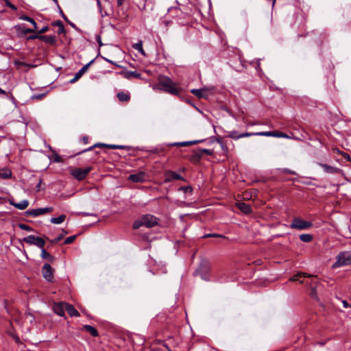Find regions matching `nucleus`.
<instances>
[{
  "label": "nucleus",
  "instance_id": "c9c22d12",
  "mask_svg": "<svg viewBox=\"0 0 351 351\" xmlns=\"http://www.w3.org/2000/svg\"><path fill=\"white\" fill-rule=\"evenodd\" d=\"M117 98L120 101H128L130 99L129 93H125L124 92H119L117 95Z\"/></svg>",
  "mask_w": 351,
  "mask_h": 351
},
{
  "label": "nucleus",
  "instance_id": "c756f323",
  "mask_svg": "<svg viewBox=\"0 0 351 351\" xmlns=\"http://www.w3.org/2000/svg\"><path fill=\"white\" fill-rule=\"evenodd\" d=\"M14 29L16 30L18 37L23 38L26 36L27 34L25 32V26H21V25H16L14 26Z\"/></svg>",
  "mask_w": 351,
  "mask_h": 351
},
{
  "label": "nucleus",
  "instance_id": "7ed1b4c3",
  "mask_svg": "<svg viewBox=\"0 0 351 351\" xmlns=\"http://www.w3.org/2000/svg\"><path fill=\"white\" fill-rule=\"evenodd\" d=\"M336 262L332 265L333 268L351 265V251L339 252L336 256Z\"/></svg>",
  "mask_w": 351,
  "mask_h": 351
},
{
  "label": "nucleus",
  "instance_id": "ddd939ff",
  "mask_svg": "<svg viewBox=\"0 0 351 351\" xmlns=\"http://www.w3.org/2000/svg\"><path fill=\"white\" fill-rule=\"evenodd\" d=\"M95 58L90 60L88 63L84 65L75 75L74 77L70 80V83H74L78 80L88 69L90 66L95 62Z\"/></svg>",
  "mask_w": 351,
  "mask_h": 351
},
{
  "label": "nucleus",
  "instance_id": "423d86ee",
  "mask_svg": "<svg viewBox=\"0 0 351 351\" xmlns=\"http://www.w3.org/2000/svg\"><path fill=\"white\" fill-rule=\"evenodd\" d=\"M41 272L43 278L48 282H53V274L55 272V269L50 265L49 263H45L41 269Z\"/></svg>",
  "mask_w": 351,
  "mask_h": 351
},
{
  "label": "nucleus",
  "instance_id": "20e7f679",
  "mask_svg": "<svg viewBox=\"0 0 351 351\" xmlns=\"http://www.w3.org/2000/svg\"><path fill=\"white\" fill-rule=\"evenodd\" d=\"M313 223L310 221H305L300 217H294L290 225V228L295 230H306L311 228Z\"/></svg>",
  "mask_w": 351,
  "mask_h": 351
},
{
  "label": "nucleus",
  "instance_id": "cd10ccee",
  "mask_svg": "<svg viewBox=\"0 0 351 351\" xmlns=\"http://www.w3.org/2000/svg\"><path fill=\"white\" fill-rule=\"evenodd\" d=\"M40 256L43 259L47 260L49 263H53L56 261V257L48 252L45 249L41 250Z\"/></svg>",
  "mask_w": 351,
  "mask_h": 351
},
{
  "label": "nucleus",
  "instance_id": "9d476101",
  "mask_svg": "<svg viewBox=\"0 0 351 351\" xmlns=\"http://www.w3.org/2000/svg\"><path fill=\"white\" fill-rule=\"evenodd\" d=\"M53 210V207H45V208H38L35 209H29L26 210L24 213L26 216H33L37 217L40 215H44L46 213H51Z\"/></svg>",
  "mask_w": 351,
  "mask_h": 351
},
{
  "label": "nucleus",
  "instance_id": "0eeeda50",
  "mask_svg": "<svg viewBox=\"0 0 351 351\" xmlns=\"http://www.w3.org/2000/svg\"><path fill=\"white\" fill-rule=\"evenodd\" d=\"M143 226L153 228L158 224L159 219L151 214H145L141 216Z\"/></svg>",
  "mask_w": 351,
  "mask_h": 351
},
{
  "label": "nucleus",
  "instance_id": "2eb2a0df",
  "mask_svg": "<svg viewBox=\"0 0 351 351\" xmlns=\"http://www.w3.org/2000/svg\"><path fill=\"white\" fill-rule=\"evenodd\" d=\"M66 302H53L52 309L53 312L60 317H65L64 305Z\"/></svg>",
  "mask_w": 351,
  "mask_h": 351
},
{
  "label": "nucleus",
  "instance_id": "603ef678",
  "mask_svg": "<svg viewBox=\"0 0 351 351\" xmlns=\"http://www.w3.org/2000/svg\"><path fill=\"white\" fill-rule=\"evenodd\" d=\"M203 270H204V271L207 273V267L206 265H200L199 267L197 269L196 272L200 274L202 278L206 279V278L204 276V274L202 273Z\"/></svg>",
  "mask_w": 351,
  "mask_h": 351
},
{
  "label": "nucleus",
  "instance_id": "7c9ffc66",
  "mask_svg": "<svg viewBox=\"0 0 351 351\" xmlns=\"http://www.w3.org/2000/svg\"><path fill=\"white\" fill-rule=\"evenodd\" d=\"M12 176V171L8 168H4L0 169V178L2 179H9L11 178Z\"/></svg>",
  "mask_w": 351,
  "mask_h": 351
},
{
  "label": "nucleus",
  "instance_id": "f257e3e1",
  "mask_svg": "<svg viewBox=\"0 0 351 351\" xmlns=\"http://www.w3.org/2000/svg\"><path fill=\"white\" fill-rule=\"evenodd\" d=\"M158 90L177 96L180 100H184V89L180 87L171 78L166 75H160L156 84Z\"/></svg>",
  "mask_w": 351,
  "mask_h": 351
},
{
  "label": "nucleus",
  "instance_id": "49530a36",
  "mask_svg": "<svg viewBox=\"0 0 351 351\" xmlns=\"http://www.w3.org/2000/svg\"><path fill=\"white\" fill-rule=\"evenodd\" d=\"M17 226L20 229H21L23 230H25L27 232L34 231V228H32L31 226H29L27 224H25V223H19Z\"/></svg>",
  "mask_w": 351,
  "mask_h": 351
},
{
  "label": "nucleus",
  "instance_id": "864d4df0",
  "mask_svg": "<svg viewBox=\"0 0 351 351\" xmlns=\"http://www.w3.org/2000/svg\"><path fill=\"white\" fill-rule=\"evenodd\" d=\"M260 136V134H258V132H243L239 134L240 138L249 137V136Z\"/></svg>",
  "mask_w": 351,
  "mask_h": 351
},
{
  "label": "nucleus",
  "instance_id": "680f3d73",
  "mask_svg": "<svg viewBox=\"0 0 351 351\" xmlns=\"http://www.w3.org/2000/svg\"><path fill=\"white\" fill-rule=\"evenodd\" d=\"M48 31H49V26L45 25V26L43 27L40 30H38V32L40 35H43V34H45Z\"/></svg>",
  "mask_w": 351,
  "mask_h": 351
},
{
  "label": "nucleus",
  "instance_id": "f03ea898",
  "mask_svg": "<svg viewBox=\"0 0 351 351\" xmlns=\"http://www.w3.org/2000/svg\"><path fill=\"white\" fill-rule=\"evenodd\" d=\"M311 36L313 47L317 50L319 56L322 55V47L328 42V34L325 32H313Z\"/></svg>",
  "mask_w": 351,
  "mask_h": 351
},
{
  "label": "nucleus",
  "instance_id": "79ce46f5",
  "mask_svg": "<svg viewBox=\"0 0 351 351\" xmlns=\"http://www.w3.org/2000/svg\"><path fill=\"white\" fill-rule=\"evenodd\" d=\"M81 234V232L77 234H75V235H73V236H71V237H67L64 241V243L63 244L64 245H68V244H71L72 243L74 242V241L76 239V238Z\"/></svg>",
  "mask_w": 351,
  "mask_h": 351
},
{
  "label": "nucleus",
  "instance_id": "39448f33",
  "mask_svg": "<svg viewBox=\"0 0 351 351\" xmlns=\"http://www.w3.org/2000/svg\"><path fill=\"white\" fill-rule=\"evenodd\" d=\"M93 169L92 167H87L84 169L83 168H75L71 169V174L78 181H82L84 180L89 172Z\"/></svg>",
  "mask_w": 351,
  "mask_h": 351
},
{
  "label": "nucleus",
  "instance_id": "3c124183",
  "mask_svg": "<svg viewBox=\"0 0 351 351\" xmlns=\"http://www.w3.org/2000/svg\"><path fill=\"white\" fill-rule=\"evenodd\" d=\"M40 35L38 34V31L36 30V32H34L33 34L29 35L27 38V40H40Z\"/></svg>",
  "mask_w": 351,
  "mask_h": 351
},
{
  "label": "nucleus",
  "instance_id": "a18cd8bd",
  "mask_svg": "<svg viewBox=\"0 0 351 351\" xmlns=\"http://www.w3.org/2000/svg\"><path fill=\"white\" fill-rule=\"evenodd\" d=\"M241 133H239V132L236 130L231 131L228 133V134L226 136L228 138H230L234 140H237L240 138L239 134Z\"/></svg>",
  "mask_w": 351,
  "mask_h": 351
},
{
  "label": "nucleus",
  "instance_id": "aec40b11",
  "mask_svg": "<svg viewBox=\"0 0 351 351\" xmlns=\"http://www.w3.org/2000/svg\"><path fill=\"white\" fill-rule=\"evenodd\" d=\"M120 75L123 76L126 79H131L132 77L141 79V73H138L137 71H121L119 73Z\"/></svg>",
  "mask_w": 351,
  "mask_h": 351
},
{
  "label": "nucleus",
  "instance_id": "e2e57ef3",
  "mask_svg": "<svg viewBox=\"0 0 351 351\" xmlns=\"http://www.w3.org/2000/svg\"><path fill=\"white\" fill-rule=\"evenodd\" d=\"M221 147L223 150V152H224L225 155L226 156L227 154L228 153V147L227 146V144L226 142H223V144H221Z\"/></svg>",
  "mask_w": 351,
  "mask_h": 351
},
{
  "label": "nucleus",
  "instance_id": "4c0bfd02",
  "mask_svg": "<svg viewBox=\"0 0 351 351\" xmlns=\"http://www.w3.org/2000/svg\"><path fill=\"white\" fill-rule=\"evenodd\" d=\"M300 239L305 243H309L313 241V237L311 234H302L300 235Z\"/></svg>",
  "mask_w": 351,
  "mask_h": 351
},
{
  "label": "nucleus",
  "instance_id": "9b49d317",
  "mask_svg": "<svg viewBox=\"0 0 351 351\" xmlns=\"http://www.w3.org/2000/svg\"><path fill=\"white\" fill-rule=\"evenodd\" d=\"M306 285H309V289L311 290L308 295L311 298L316 301H319V298L318 297L317 289L318 286L320 285L318 280H311L310 282H306Z\"/></svg>",
  "mask_w": 351,
  "mask_h": 351
},
{
  "label": "nucleus",
  "instance_id": "13d9d810",
  "mask_svg": "<svg viewBox=\"0 0 351 351\" xmlns=\"http://www.w3.org/2000/svg\"><path fill=\"white\" fill-rule=\"evenodd\" d=\"M279 171L282 173L290 174V175H296L297 174L294 171H292L287 168L280 169H279Z\"/></svg>",
  "mask_w": 351,
  "mask_h": 351
},
{
  "label": "nucleus",
  "instance_id": "1a4fd4ad",
  "mask_svg": "<svg viewBox=\"0 0 351 351\" xmlns=\"http://www.w3.org/2000/svg\"><path fill=\"white\" fill-rule=\"evenodd\" d=\"M164 178L165 183L171 182L173 180H182L184 182H186V180L183 176L172 170L165 171L164 172Z\"/></svg>",
  "mask_w": 351,
  "mask_h": 351
},
{
  "label": "nucleus",
  "instance_id": "6e6552de",
  "mask_svg": "<svg viewBox=\"0 0 351 351\" xmlns=\"http://www.w3.org/2000/svg\"><path fill=\"white\" fill-rule=\"evenodd\" d=\"M178 6H172L168 9V14L172 18L182 19H184L186 14L180 8V4L176 1Z\"/></svg>",
  "mask_w": 351,
  "mask_h": 351
},
{
  "label": "nucleus",
  "instance_id": "4be33fe9",
  "mask_svg": "<svg viewBox=\"0 0 351 351\" xmlns=\"http://www.w3.org/2000/svg\"><path fill=\"white\" fill-rule=\"evenodd\" d=\"M187 158L193 165H197L200 162L202 155L201 153H199L197 149L196 151H193V154L190 156H188Z\"/></svg>",
  "mask_w": 351,
  "mask_h": 351
},
{
  "label": "nucleus",
  "instance_id": "5fc2aeb1",
  "mask_svg": "<svg viewBox=\"0 0 351 351\" xmlns=\"http://www.w3.org/2000/svg\"><path fill=\"white\" fill-rule=\"evenodd\" d=\"M3 1L5 3V6H7L8 8H10L11 10H12L14 11L17 10V7L15 5H14L13 3H12L10 0H3Z\"/></svg>",
  "mask_w": 351,
  "mask_h": 351
},
{
  "label": "nucleus",
  "instance_id": "4468645a",
  "mask_svg": "<svg viewBox=\"0 0 351 351\" xmlns=\"http://www.w3.org/2000/svg\"><path fill=\"white\" fill-rule=\"evenodd\" d=\"M206 139H200V140H195V141H182V142H176L170 144V146L172 147H187L193 145H197L201 143L206 142Z\"/></svg>",
  "mask_w": 351,
  "mask_h": 351
},
{
  "label": "nucleus",
  "instance_id": "c85d7f7f",
  "mask_svg": "<svg viewBox=\"0 0 351 351\" xmlns=\"http://www.w3.org/2000/svg\"><path fill=\"white\" fill-rule=\"evenodd\" d=\"M302 277L311 278L313 277V276L304 272H298L297 274L294 275L292 278H291L289 279V281H299L300 283H303V281L300 280V278Z\"/></svg>",
  "mask_w": 351,
  "mask_h": 351
},
{
  "label": "nucleus",
  "instance_id": "f704fd0d",
  "mask_svg": "<svg viewBox=\"0 0 351 351\" xmlns=\"http://www.w3.org/2000/svg\"><path fill=\"white\" fill-rule=\"evenodd\" d=\"M108 149H125L130 150L131 147L127 145H114V144H108Z\"/></svg>",
  "mask_w": 351,
  "mask_h": 351
},
{
  "label": "nucleus",
  "instance_id": "a19ab883",
  "mask_svg": "<svg viewBox=\"0 0 351 351\" xmlns=\"http://www.w3.org/2000/svg\"><path fill=\"white\" fill-rule=\"evenodd\" d=\"M178 191H183L186 194V193L192 194V193L193 191V189L191 185L182 186H180V188H178Z\"/></svg>",
  "mask_w": 351,
  "mask_h": 351
},
{
  "label": "nucleus",
  "instance_id": "69168bd1",
  "mask_svg": "<svg viewBox=\"0 0 351 351\" xmlns=\"http://www.w3.org/2000/svg\"><path fill=\"white\" fill-rule=\"evenodd\" d=\"M66 23L71 26L74 29H75L76 31L79 32H81V29L77 27L73 23H72L71 21H70L69 20H68V21H66Z\"/></svg>",
  "mask_w": 351,
  "mask_h": 351
},
{
  "label": "nucleus",
  "instance_id": "bf43d9fd",
  "mask_svg": "<svg viewBox=\"0 0 351 351\" xmlns=\"http://www.w3.org/2000/svg\"><path fill=\"white\" fill-rule=\"evenodd\" d=\"M58 6V12L60 14V15L62 16V18L66 22L68 21L69 19L67 18V16L64 14V13L63 12L62 8H60V6L59 5V4L58 3L57 5Z\"/></svg>",
  "mask_w": 351,
  "mask_h": 351
},
{
  "label": "nucleus",
  "instance_id": "09e8293b",
  "mask_svg": "<svg viewBox=\"0 0 351 351\" xmlns=\"http://www.w3.org/2000/svg\"><path fill=\"white\" fill-rule=\"evenodd\" d=\"M197 150L199 153H201L202 156L203 154H205L208 156H213L214 154V151L213 149L199 148Z\"/></svg>",
  "mask_w": 351,
  "mask_h": 351
},
{
  "label": "nucleus",
  "instance_id": "de8ad7c7",
  "mask_svg": "<svg viewBox=\"0 0 351 351\" xmlns=\"http://www.w3.org/2000/svg\"><path fill=\"white\" fill-rule=\"evenodd\" d=\"M141 226H143V221H142V218L141 217L139 219H137V220H135L134 222H133V224H132V228L134 230H137Z\"/></svg>",
  "mask_w": 351,
  "mask_h": 351
},
{
  "label": "nucleus",
  "instance_id": "338daca9",
  "mask_svg": "<svg viewBox=\"0 0 351 351\" xmlns=\"http://www.w3.org/2000/svg\"><path fill=\"white\" fill-rule=\"evenodd\" d=\"M96 40L98 43V45L99 47H101L103 45V43L101 42V36L99 34L96 35Z\"/></svg>",
  "mask_w": 351,
  "mask_h": 351
},
{
  "label": "nucleus",
  "instance_id": "a878e982",
  "mask_svg": "<svg viewBox=\"0 0 351 351\" xmlns=\"http://www.w3.org/2000/svg\"><path fill=\"white\" fill-rule=\"evenodd\" d=\"M108 144H106V143H97L95 145H93L86 149H84L80 152H77L76 154H75V155L76 156V155L81 154L86 152L91 151V150L94 149L95 148H107L108 149Z\"/></svg>",
  "mask_w": 351,
  "mask_h": 351
},
{
  "label": "nucleus",
  "instance_id": "393cba45",
  "mask_svg": "<svg viewBox=\"0 0 351 351\" xmlns=\"http://www.w3.org/2000/svg\"><path fill=\"white\" fill-rule=\"evenodd\" d=\"M68 233H69L68 231L65 230L64 229H62V233L60 234L56 238H55L53 239H50L45 234H44V237L46 239L47 241H48L51 243V245H55L58 242L61 241L64 238V235L67 234Z\"/></svg>",
  "mask_w": 351,
  "mask_h": 351
},
{
  "label": "nucleus",
  "instance_id": "e433bc0d",
  "mask_svg": "<svg viewBox=\"0 0 351 351\" xmlns=\"http://www.w3.org/2000/svg\"><path fill=\"white\" fill-rule=\"evenodd\" d=\"M132 47L134 49H135L136 50H137L140 53H141L144 56H146L145 55V51L143 50V41L142 40H139L137 43L134 44L132 45Z\"/></svg>",
  "mask_w": 351,
  "mask_h": 351
},
{
  "label": "nucleus",
  "instance_id": "052dcab7",
  "mask_svg": "<svg viewBox=\"0 0 351 351\" xmlns=\"http://www.w3.org/2000/svg\"><path fill=\"white\" fill-rule=\"evenodd\" d=\"M78 216H81V217H87V216H95V217H97V215L96 214H94V213H86V212H81V213H79L77 214Z\"/></svg>",
  "mask_w": 351,
  "mask_h": 351
},
{
  "label": "nucleus",
  "instance_id": "8fccbe9b",
  "mask_svg": "<svg viewBox=\"0 0 351 351\" xmlns=\"http://www.w3.org/2000/svg\"><path fill=\"white\" fill-rule=\"evenodd\" d=\"M47 93L48 91H46L45 93H43L34 95L31 97V99L32 100H41L47 95Z\"/></svg>",
  "mask_w": 351,
  "mask_h": 351
},
{
  "label": "nucleus",
  "instance_id": "bb28decb",
  "mask_svg": "<svg viewBox=\"0 0 351 351\" xmlns=\"http://www.w3.org/2000/svg\"><path fill=\"white\" fill-rule=\"evenodd\" d=\"M65 310L71 317H79L80 315L73 304L65 303Z\"/></svg>",
  "mask_w": 351,
  "mask_h": 351
},
{
  "label": "nucleus",
  "instance_id": "f3484780",
  "mask_svg": "<svg viewBox=\"0 0 351 351\" xmlns=\"http://www.w3.org/2000/svg\"><path fill=\"white\" fill-rule=\"evenodd\" d=\"M258 134L263 136H274V137H283L288 138L289 136L279 130L268 131V132H259Z\"/></svg>",
  "mask_w": 351,
  "mask_h": 351
},
{
  "label": "nucleus",
  "instance_id": "c03bdc74",
  "mask_svg": "<svg viewBox=\"0 0 351 351\" xmlns=\"http://www.w3.org/2000/svg\"><path fill=\"white\" fill-rule=\"evenodd\" d=\"M36 236L34 235H29L26 237H24L21 241L27 243H29V244H31V245H34V243L35 241V239H36Z\"/></svg>",
  "mask_w": 351,
  "mask_h": 351
},
{
  "label": "nucleus",
  "instance_id": "5701e85b",
  "mask_svg": "<svg viewBox=\"0 0 351 351\" xmlns=\"http://www.w3.org/2000/svg\"><path fill=\"white\" fill-rule=\"evenodd\" d=\"M81 330L88 332L93 337H99V332L97 328L90 325H83Z\"/></svg>",
  "mask_w": 351,
  "mask_h": 351
},
{
  "label": "nucleus",
  "instance_id": "b1692460",
  "mask_svg": "<svg viewBox=\"0 0 351 351\" xmlns=\"http://www.w3.org/2000/svg\"><path fill=\"white\" fill-rule=\"evenodd\" d=\"M51 25L53 27H57V28H58L57 30V33L58 35H60L62 34L65 35L66 34V31L65 29L64 24L60 20H57V21H53L51 23Z\"/></svg>",
  "mask_w": 351,
  "mask_h": 351
},
{
  "label": "nucleus",
  "instance_id": "2f4dec72",
  "mask_svg": "<svg viewBox=\"0 0 351 351\" xmlns=\"http://www.w3.org/2000/svg\"><path fill=\"white\" fill-rule=\"evenodd\" d=\"M45 240L46 239L44 237H36L34 245L38 246L41 249H45L44 247L45 245Z\"/></svg>",
  "mask_w": 351,
  "mask_h": 351
},
{
  "label": "nucleus",
  "instance_id": "a211bd4d",
  "mask_svg": "<svg viewBox=\"0 0 351 351\" xmlns=\"http://www.w3.org/2000/svg\"><path fill=\"white\" fill-rule=\"evenodd\" d=\"M235 206L245 215H249L252 213V209L250 205L245 202H237L235 204Z\"/></svg>",
  "mask_w": 351,
  "mask_h": 351
},
{
  "label": "nucleus",
  "instance_id": "6ab92c4d",
  "mask_svg": "<svg viewBox=\"0 0 351 351\" xmlns=\"http://www.w3.org/2000/svg\"><path fill=\"white\" fill-rule=\"evenodd\" d=\"M40 40L53 46L56 45L57 43V38L55 35H40Z\"/></svg>",
  "mask_w": 351,
  "mask_h": 351
},
{
  "label": "nucleus",
  "instance_id": "774afa93",
  "mask_svg": "<svg viewBox=\"0 0 351 351\" xmlns=\"http://www.w3.org/2000/svg\"><path fill=\"white\" fill-rule=\"evenodd\" d=\"M215 140L216 141L215 142L218 143L219 145L223 144L224 141L223 140V138L219 136H216Z\"/></svg>",
  "mask_w": 351,
  "mask_h": 351
},
{
  "label": "nucleus",
  "instance_id": "58836bf2",
  "mask_svg": "<svg viewBox=\"0 0 351 351\" xmlns=\"http://www.w3.org/2000/svg\"><path fill=\"white\" fill-rule=\"evenodd\" d=\"M29 205V201L27 199H24L19 203H16L15 205V208L19 210H25Z\"/></svg>",
  "mask_w": 351,
  "mask_h": 351
},
{
  "label": "nucleus",
  "instance_id": "72a5a7b5",
  "mask_svg": "<svg viewBox=\"0 0 351 351\" xmlns=\"http://www.w3.org/2000/svg\"><path fill=\"white\" fill-rule=\"evenodd\" d=\"M66 215H60V216L57 217H52L50 219L51 223L54 224H60L62 223L66 219Z\"/></svg>",
  "mask_w": 351,
  "mask_h": 351
},
{
  "label": "nucleus",
  "instance_id": "dca6fc26",
  "mask_svg": "<svg viewBox=\"0 0 351 351\" xmlns=\"http://www.w3.org/2000/svg\"><path fill=\"white\" fill-rule=\"evenodd\" d=\"M318 165L324 169V170L326 173H333V174L341 173V174H342L343 172L342 169L335 167H332V166L327 165V164L319 162Z\"/></svg>",
  "mask_w": 351,
  "mask_h": 351
},
{
  "label": "nucleus",
  "instance_id": "ea45409f",
  "mask_svg": "<svg viewBox=\"0 0 351 351\" xmlns=\"http://www.w3.org/2000/svg\"><path fill=\"white\" fill-rule=\"evenodd\" d=\"M208 237H217V238H221V239L228 240V237H226L225 235L220 234H216V233L206 234L202 237V238H203V239H206V238H208Z\"/></svg>",
  "mask_w": 351,
  "mask_h": 351
},
{
  "label": "nucleus",
  "instance_id": "4d7b16f0",
  "mask_svg": "<svg viewBox=\"0 0 351 351\" xmlns=\"http://www.w3.org/2000/svg\"><path fill=\"white\" fill-rule=\"evenodd\" d=\"M53 162H63V159L55 151H53Z\"/></svg>",
  "mask_w": 351,
  "mask_h": 351
},
{
  "label": "nucleus",
  "instance_id": "37998d69",
  "mask_svg": "<svg viewBox=\"0 0 351 351\" xmlns=\"http://www.w3.org/2000/svg\"><path fill=\"white\" fill-rule=\"evenodd\" d=\"M206 94L214 95L216 92L217 88L215 86H204L203 87Z\"/></svg>",
  "mask_w": 351,
  "mask_h": 351
},
{
  "label": "nucleus",
  "instance_id": "f8f14e48",
  "mask_svg": "<svg viewBox=\"0 0 351 351\" xmlns=\"http://www.w3.org/2000/svg\"><path fill=\"white\" fill-rule=\"evenodd\" d=\"M146 173L145 171H140L136 173L130 174L128 180L134 183H142L145 181Z\"/></svg>",
  "mask_w": 351,
  "mask_h": 351
},
{
  "label": "nucleus",
  "instance_id": "473e14b6",
  "mask_svg": "<svg viewBox=\"0 0 351 351\" xmlns=\"http://www.w3.org/2000/svg\"><path fill=\"white\" fill-rule=\"evenodd\" d=\"M19 19L21 20L28 21V23H30L35 29H38L37 23L33 18L25 14H22L21 16H19Z\"/></svg>",
  "mask_w": 351,
  "mask_h": 351
},
{
  "label": "nucleus",
  "instance_id": "0e129e2a",
  "mask_svg": "<svg viewBox=\"0 0 351 351\" xmlns=\"http://www.w3.org/2000/svg\"><path fill=\"white\" fill-rule=\"evenodd\" d=\"M341 155L343 156V158L346 160L351 162V158L350 155L346 152H341Z\"/></svg>",
  "mask_w": 351,
  "mask_h": 351
},
{
  "label": "nucleus",
  "instance_id": "412c9836",
  "mask_svg": "<svg viewBox=\"0 0 351 351\" xmlns=\"http://www.w3.org/2000/svg\"><path fill=\"white\" fill-rule=\"evenodd\" d=\"M190 92L193 95H194L195 97H197L198 99H208V94H206L204 88H199V89L193 88L190 90Z\"/></svg>",
  "mask_w": 351,
  "mask_h": 351
},
{
  "label": "nucleus",
  "instance_id": "6e6d98bb",
  "mask_svg": "<svg viewBox=\"0 0 351 351\" xmlns=\"http://www.w3.org/2000/svg\"><path fill=\"white\" fill-rule=\"evenodd\" d=\"M183 95H184V100L183 101H185L186 103H187L188 104L197 108L195 107V104L191 101V97L189 96L188 97H186V92L185 91L183 93Z\"/></svg>",
  "mask_w": 351,
  "mask_h": 351
}]
</instances>
